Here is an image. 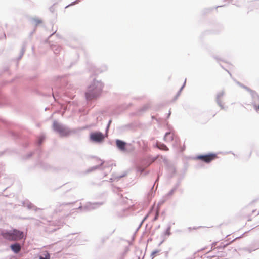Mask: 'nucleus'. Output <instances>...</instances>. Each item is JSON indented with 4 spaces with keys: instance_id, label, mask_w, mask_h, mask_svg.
<instances>
[{
    "instance_id": "obj_1",
    "label": "nucleus",
    "mask_w": 259,
    "mask_h": 259,
    "mask_svg": "<svg viewBox=\"0 0 259 259\" xmlns=\"http://www.w3.org/2000/svg\"><path fill=\"white\" fill-rule=\"evenodd\" d=\"M104 84L101 80L94 79L88 87L85 97L88 102L97 100L101 95Z\"/></svg>"
},
{
    "instance_id": "obj_2",
    "label": "nucleus",
    "mask_w": 259,
    "mask_h": 259,
    "mask_svg": "<svg viewBox=\"0 0 259 259\" xmlns=\"http://www.w3.org/2000/svg\"><path fill=\"white\" fill-rule=\"evenodd\" d=\"M1 235L6 240L15 241L23 238L24 232L16 229L10 230H4L1 233Z\"/></svg>"
},
{
    "instance_id": "obj_3",
    "label": "nucleus",
    "mask_w": 259,
    "mask_h": 259,
    "mask_svg": "<svg viewBox=\"0 0 259 259\" xmlns=\"http://www.w3.org/2000/svg\"><path fill=\"white\" fill-rule=\"evenodd\" d=\"M52 127L54 132L58 133L61 137L67 136L70 133V129L67 126L57 121L53 122Z\"/></svg>"
},
{
    "instance_id": "obj_4",
    "label": "nucleus",
    "mask_w": 259,
    "mask_h": 259,
    "mask_svg": "<svg viewBox=\"0 0 259 259\" xmlns=\"http://www.w3.org/2000/svg\"><path fill=\"white\" fill-rule=\"evenodd\" d=\"M115 143L118 149L121 152H131L134 149L133 147H131L128 149V146H131V144H128L125 141L121 140L116 139L115 140Z\"/></svg>"
},
{
    "instance_id": "obj_5",
    "label": "nucleus",
    "mask_w": 259,
    "mask_h": 259,
    "mask_svg": "<svg viewBox=\"0 0 259 259\" xmlns=\"http://www.w3.org/2000/svg\"><path fill=\"white\" fill-rule=\"evenodd\" d=\"M104 135L101 132H94L90 134V139L91 141L95 143H101L104 139Z\"/></svg>"
},
{
    "instance_id": "obj_6",
    "label": "nucleus",
    "mask_w": 259,
    "mask_h": 259,
    "mask_svg": "<svg viewBox=\"0 0 259 259\" xmlns=\"http://www.w3.org/2000/svg\"><path fill=\"white\" fill-rule=\"evenodd\" d=\"M217 157V154L215 153H209L204 155H198L196 157L197 159L201 160V161L209 163Z\"/></svg>"
},
{
    "instance_id": "obj_7",
    "label": "nucleus",
    "mask_w": 259,
    "mask_h": 259,
    "mask_svg": "<svg viewBox=\"0 0 259 259\" xmlns=\"http://www.w3.org/2000/svg\"><path fill=\"white\" fill-rule=\"evenodd\" d=\"M252 98V104L255 110L258 113L259 112V96L257 93L254 91H251L250 93Z\"/></svg>"
},
{
    "instance_id": "obj_8",
    "label": "nucleus",
    "mask_w": 259,
    "mask_h": 259,
    "mask_svg": "<svg viewBox=\"0 0 259 259\" xmlns=\"http://www.w3.org/2000/svg\"><path fill=\"white\" fill-rule=\"evenodd\" d=\"M103 202H96L93 203L88 202L83 206V211H88L96 209L99 206L103 205Z\"/></svg>"
},
{
    "instance_id": "obj_9",
    "label": "nucleus",
    "mask_w": 259,
    "mask_h": 259,
    "mask_svg": "<svg viewBox=\"0 0 259 259\" xmlns=\"http://www.w3.org/2000/svg\"><path fill=\"white\" fill-rule=\"evenodd\" d=\"M225 94V92L224 91H222L220 92H219L216 97V102L219 106L220 107L221 109H224V107L223 104L222 103V102L220 100V98L223 97Z\"/></svg>"
},
{
    "instance_id": "obj_10",
    "label": "nucleus",
    "mask_w": 259,
    "mask_h": 259,
    "mask_svg": "<svg viewBox=\"0 0 259 259\" xmlns=\"http://www.w3.org/2000/svg\"><path fill=\"white\" fill-rule=\"evenodd\" d=\"M10 248L15 253H18L20 251L21 245L20 243L15 242L10 245Z\"/></svg>"
},
{
    "instance_id": "obj_11",
    "label": "nucleus",
    "mask_w": 259,
    "mask_h": 259,
    "mask_svg": "<svg viewBox=\"0 0 259 259\" xmlns=\"http://www.w3.org/2000/svg\"><path fill=\"white\" fill-rule=\"evenodd\" d=\"M174 135L170 132H166L163 138V140L166 142H170L174 140Z\"/></svg>"
},
{
    "instance_id": "obj_12",
    "label": "nucleus",
    "mask_w": 259,
    "mask_h": 259,
    "mask_svg": "<svg viewBox=\"0 0 259 259\" xmlns=\"http://www.w3.org/2000/svg\"><path fill=\"white\" fill-rule=\"evenodd\" d=\"M156 146L159 148V149H161V150H164V151H168V147L166 146V145H165L163 143H162L161 142H157L156 144Z\"/></svg>"
},
{
    "instance_id": "obj_13",
    "label": "nucleus",
    "mask_w": 259,
    "mask_h": 259,
    "mask_svg": "<svg viewBox=\"0 0 259 259\" xmlns=\"http://www.w3.org/2000/svg\"><path fill=\"white\" fill-rule=\"evenodd\" d=\"M39 259H50V254L48 251H45L38 255Z\"/></svg>"
},
{
    "instance_id": "obj_14",
    "label": "nucleus",
    "mask_w": 259,
    "mask_h": 259,
    "mask_svg": "<svg viewBox=\"0 0 259 259\" xmlns=\"http://www.w3.org/2000/svg\"><path fill=\"white\" fill-rule=\"evenodd\" d=\"M26 207L28 209H33L35 211H36L40 209V208H37L34 205H33L32 203H31L30 202H28V203H26Z\"/></svg>"
},
{
    "instance_id": "obj_15",
    "label": "nucleus",
    "mask_w": 259,
    "mask_h": 259,
    "mask_svg": "<svg viewBox=\"0 0 259 259\" xmlns=\"http://www.w3.org/2000/svg\"><path fill=\"white\" fill-rule=\"evenodd\" d=\"M176 190H177L176 189V188H174L173 187L169 191V192L165 195V198L166 199H169L171 196H172L174 195V194L175 193V192H176Z\"/></svg>"
},
{
    "instance_id": "obj_16",
    "label": "nucleus",
    "mask_w": 259,
    "mask_h": 259,
    "mask_svg": "<svg viewBox=\"0 0 259 259\" xmlns=\"http://www.w3.org/2000/svg\"><path fill=\"white\" fill-rule=\"evenodd\" d=\"M237 84H238L240 87H242V88L244 89L246 91H248L250 93H251V91H253V90H251L248 87L243 85V84L241 83L240 82L237 81Z\"/></svg>"
},
{
    "instance_id": "obj_17",
    "label": "nucleus",
    "mask_w": 259,
    "mask_h": 259,
    "mask_svg": "<svg viewBox=\"0 0 259 259\" xmlns=\"http://www.w3.org/2000/svg\"><path fill=\"white\" fill-rule=\"evenodd\" d=\"M25 47H26V45L25 44H23V46H22V49H21V52H20V54L18 57V59H20L22 56L23 55L25 51Z\"/></svg>"
},
{
    "instance_id": "obj_18",
    "label": "nucleus",
    "mask_w": 259,
    "mask_h": 259,
    "mask_svg": "<svg viewBox=\"0 0 259 259\" xmlns=\"http://www.w3.org/2000/svg\"><path fill=\"white\" fill-rule=\"evenodd\" d=\"M25 47H26V45L25 44H23V46H22V49H21V52H20V54L18 57V59H20L22 56L23 55L25 51Z\"/></svg>"
},
{
    "instance_id": "obj_19",
    "label": "nucleus",
    "mask_w": 259,
    "mask_h": 259,
    "mask_svg": "<svg viewBox=\"0 0 259 259\" xmlns=\"http://www.w3.org/2000/svg\"><path fill=\"white\" fill-rule=\"evenodd\" d=\"M45 139V136L44 135H41L38 139L37 144L38 145H40L42 144V143L43 142Z\"/></svg>"
},
{
    "instance_id": "obj_20",
    "label": "nucleus",
    "mask_w": 259,
    "mask_h": 259,
    "mask_svg": "<svg viewBox=\"0 0 259 259\" xmlns=\"http://www.w3.org/2000/svg\"><path fill=\"white\" fill-rule=\"evenodd\" d=\"M52 49L55 54H58L60 51L61 48L60 46H54L52 47Z\"/></svg>"
},
{
    "instance_id": "obj_21",
    "label": "nucleus",
    "mask_w": 259,
    "mask_h": 259,
    "mask_svg": "<svg viewBox=\"0 0 259 259\" xmlns=\"http://www.w3.org/2000/svg\"><path fill=\"white\" fill-rule=\"evenodd\" d=\"M104 163V162L102 161L100 164L92 167V168H91V169L89 171H92L94 170L100 168V167Z\"/></svg>"
},
{
    "instance_id": "obj_22",
    "label": "nucleus",
    "mask_w": 259,
    "mask_h": 259,
    "mask_svg": "<svg viewBox=\"0 0 259 259\" xmlns=\"http://www.w3.org/2000/svg\"><path fill=\"white\" fill-rule=\"evenodd\" d=\"M159 178V176H158V178H157V179L156 180V181H155V183H154V185H153V187L151 188V191L149 192V193H148V197H152V195H153V191H152V190H153V189L154 186V185L155 184V183L158 181Z\"/></svg>"
},
{
    "instance_id": "obj_23",
    "label": "nucleus",
    "mask_w": 259,
    "mask_h": 259,
    "mask_svg": "<svg viewBox=\"0 0 259 259\" xmlns=\"http://www.w3.org/2000/svg\"><path fill=\"white\" fill-rule=\"evenodd\" d=\"M138 171L139 172H141V174L144 173V175H146L148 173V171H145L144 168L140 167V166L138 167Z\"/></svg>"
},
{
    "instance_id": "obj_24",
    "label": "nucleus",
    "mask_w": 259,
    "mask_h": 259,
    "mask_svg": "<svg viewBox=\"0 0 259 259\" xmlns=\"http://www.w3.org/2000/svg\"><path fill=\"white\" fill-rule=\"evenodd\" d=\"M32 21L34 23H35V25H36V26H37V25H38V24H39L41 23V22H42L41 20H39V19H37V18H32Z\"/></svg>"
},
{
    "instance_id": "obj_25",
    "label": "nucleus",
    "mask_w": 259,
    "mask_h": 259,
    "mask_svg": "<svg viewBox=\"0 0 259 259\" xmlns=\"http://www.w3.org/2000/svg\"><path fill=\"white\" fill-rule=\"evenodd\" d=\"M170 229H171V226L170 225H169L168 226V227L167 228V229L165 230V232L164 233L165 235H167L168 236L170 235Z\"/></svg>"
},
{
    "instance_id": "obj_26",
    "label": "nucleus",
    "mask_w": 259,
    "mask_h": 259,
    "mask_svg": "<svg viewBox=\"0 0 259 259\" xmlns=\"http://www.w3.org/2000/svg\"><path fill=\"white\" fill-rule=\"evenodd\" d=\"M168 199H166L165 198V196L163 197V199L162 200H161L158 203V205H162V204H163L166 200H168Z\"/></svg>"
},
{
    "instance_id": "obj_27",
    "label": "nucleus",
    "mask_w": 259,
    "mask_h": 259,
    "mask_svg": "<svg viewBox=\"0 0 259 259\" xmlns=\"http://www.w3.org/2000/svg\"><path fill=\"white\" fill-rule=\"evenodd\" d=\"M80 0H76L73 2H72L70 4L68 5V6H66V8L69 7L70 6H72L73 5H75L76 4H77L79 2H80Z\"/></svg>"
},
{
    "instance_id": "obj_28",
    "label": "nucleus",
    "mask_w": 259,
    "mask_h": 259,
    "mask_svg": "<svg viewBox=\"0 0 259 259\" xmlns=\"http://www.w3.org/2000/svg\"><path fill=\"white\" fill-rule=\"evenodd\" d=\"M201 227H202L201 226L194 227L193 228H192V227H188V230H189V232H191V230H192V229H193V230H196V229H198V228H201Z\"/></svg>"
},
{
    "instance_id": "obj_29",
    "label": "nucleus",
    "mask_w": 259,
    "mask_h": 259,
    "mask_svg": "<svg viewBox=\"0 0 259 259\" xmlns=\"http://www.w3.org/2000/svg\"><path fill=\"white\" fill-rule=\"evenodd\" d=\"M126 175V173H125V174H124L123 175H121L117 176L116 177H115V179L119 180V179L124 177V176H125Z\"/></svg>"
},
{
    "instance_id": "obj_30",
    "label": "nucleus",
    "mask_w": 259,
    "mask_h": 259,
    "mask_svg": "<svg viewBox=\"0 0 259 259\" xmlns=\"http://www.w3.org/2000/svg\"><path fill=\"white\" fill-rule=\"evenodd\" d=\"M159 252V250H154L153 251L152 253H151V256H152V258L154 257V255L157 254V253H158Z\"/></svg>"
},
{
    "instance_id": "obj_31",
    "label": "nucleus",
    "mask_w": 259,
    "mask_h": 259,
    "mask_svg": "<svg viewBox=\"0 0 259 259\" xmlns=\"http://www.w3.org/2000/svg\"><path fill=\"white\" fill-rule=\"evenodd\" d=\"M180 181H179L174 186V188H176V189L177 190L178 187H179L180 185Z\"/></svg>"
},
{
    "instance_id": "obj_32",
    "label": "nucleus",
    "mask_w": 259,
    "mask_h": 259,
    "mask_svg": "<svg viewBox=\"0 0 259 259\" xmlns=\"http://www.w3.org/2000/svg\"><path fill=\"white\" fill-rule=\"evenodd\" d=\"M107 69V67L106 65H104L103 67H102V69L99 71V72H103V71H106V70Z\"/></svg>"
},
{
    "instance_id": "obj_33",
    "label": "nucleus",
    "mask_w": 259,
    "mask_h": 259,
    "mask_svg": "<svg viewBox=\"0 0 259 259\" xmlns=\"http://www.w3.org/2000/svg\"><path fill=\"white\" fill-rule=\"evenodd\" d=\"M186 79H185V81H184V83H183V85L182 86V87L180 88V89L179 90V93H181V91H182V90L183 89L184 87H185V84H186Z\"/></svg>"
},
{
    "instance_id": "obj_34",
    "label": "nucleus",
    "mask_w": 259,
    "mask_h": 259,
    "mask_svg": "<svg viewBox=\"0 0 259 259\" xmlns=\"http://www.w3.org/2000/svg\"><path fill=\"white\" fill-rule=\"evenodd\" d=\"M181 93H179V91H178L177 94L176 95V96H175V100H176L177 99V98L179 96L180 94Z\"/></svg>"
},
{
    "instance_id": "obj_35",
    "label": "nucleus",
    "mask_w": 259,
    "mask_h": 259,
    "mask_svg": "<svg viewBox=\"0 0 259 259\" xmlns=\"http://www.w3.org/2000/svg\"><path fill=\"white\" fill-rule=\"evenodd\" d=\"M71 204H72V203H63L61 205H70Z\"/></svg>"
},
{
    "instance_id": "obj_36",
    "label": "nucleus",
    "mask_w": 259,
    "mask_h": 259,
    "mask_svg": "<svg viewBox=\"0 0 259 259\" xmlns=\"http://www.w3.org/2000/svg\"><path fill=\"white\" fill-rule=\"evenodd\" d=\"M148 106L146 105L143 107V110L145 111V110H147L148 109Z\"/></svg>"
},
{
    "instance_id": "obj_37",
    "label": "nucleus",
    "mask_w": 259,
    "mask_h": 259,
    "mask_svg": "<svg viewBox=\"0 0 259 259\" xmlns=\"http://www.w3.org/2000/svg\"><path fill=\"white\" fill-rule=\"evenodd\" d=\"M109 126H110V125H107V127H106V133H108V130H109Z\"/></svg>"
},
{
    "instance_id": "obj_38",
    "label": "nucleus",
    "mask_w": 259,
    "mask_h": 259,
    "mask_svg": "<svg viewBox=\"0 0 259 259\" xmlns=\"http://www.w3.org/2000/svg\"><path fill=\"white\" fill-rule=\"evenodd\" d=\"M33 155V153H30L29 154H28L27 155V158H29V157H30L31 156H32Z\"/></svg>"
},
{
    "instance_id": "obj_39",
    "label": "nucleus",
    "mask_w": 259,
    "mask_h": 259,
    "mask_svg": "<svg viewBox=\"0 0 259 259\" xmlns=\"http://www.w3.org/2000/svg\"><path fill=\"white\" fill-rule=\"evenodd\" d=\"M148 217L147 215L145 216L144 217V218L143 219V220L141 221V224H143V223L144 222V221L147 219V218Z\"/></svg>"
},
{
    "instance_id": "obj_40",
    "label": "nucleus",
    "mask_w": 259,
    "mask_h": 259,
    "mask_svg": "<svg viewBox=\"0 0 259 259\" xmlns=\"http://www.w3.org/2000/svg\"><path fill=\"white\" fill-rule=\"evenodd\" d=\"M78 209H81L82 211H83V207L80 206L78 208Z\"/></svg>"
},
{
    "instance_id": "obj_41",
    "label": "nucleus",
    "mask_w": 259,
    "mask_h": 259,
    "mask_svg": "<svg viewBox=\"0 0 259 259\" xmlns=\"http://www.w3.org/2000/svg\"><path fill=\"white\" fill-rule=\"evenodd\" d=\"M157 218H158V215H155V217L153 219V220L154 221L156 220L157 219Z\"/></svg>"
},
{
    "instance_id": "obj_42",
    "label": "nucleus",
    "mask_w": 259,
    "mask_h": 259,
    "mask_svg": "<svg viewBox=\"0 0 259 259\" xmlns=\"http://www.w3.org/2000/svg\"><path fill=\"white\" fill-rule=\"evenodd\" d=\"M111 122H112V120H110L108 121V124H107V125H110V124L111 123Z\"/></svg>"
},
{
    "instance_id": "obj_43",
    "label": "nucleus",
    "mask_w": 259,
    "mask_h": 259,
    "mask_svg": "<svg viewBox=\"0 0 259 259\" xmlns=\"http://www.w3.org/2000/svg\"><path fill=\"white\" fill-rule=\"evenodd\" d=\"M185 150V147H182V148L181 150V152H183Z\"/></svg>"
},
{
    "instance_id": "obj_44",
    "label": "nucleus",
    "mask_w": 259,
    "mask_h": 259,
    "mask_svg": "<svg viewBox=\"0 0 259 259\" xmlns=\"http://www.w3.org/2000/svg\"><path fill=\"white\" fill-rule=\"evenodd\" d=\"M142 225V224H141V223L140 224L139 226H138V229H139V228L141 227V225Z\"/></svg>"
},
{
    "instance_id": "obj_45",
    "label": "nucleus",
    "mask_w": 259,
    "mask_h": 259,
    "mask_svg": "<svg viewBox=\"0 0 259 259\" xmlns=\"http://www.w3.org/2000/svg\"><path fill=\"white\" fill-rule=\"evenodd\" d=\"M53 98H54L55 100H56V98H55V97L54 95V91H53Z\"/></svg>"
},
{
    "instance_id": "obj_46",
    "label": "nucleus",
    "mask_w": 259,
    "mask_h": 259,
    "mask_svg": "<svg viewBox=\"0 0 259 259\" xmlns=\"http://www.w3.org/2000/svg\"><path fill=\"white\" fill-rule=\"evenodd\" d=\"M170 115V112H169L167 117L168 118Z\"/></svg>"
},
{
    "instance_id": "obj_47",
    "label": "nucleus",
    "mask_w": 259,
    "mask_h": 259,
    "mask_svg": "<svg viewBox=\"0 0 259 259\" xmlns=\"http://www.w3.org/2000/svg\"><path fill=\"white\" fill-rule=\"evenodd\" d=\"M223 6H224L223 5H222V6H218L217 8H218V7H223Z\"/></svg>"
},
{
    "instance_id": "obj_48",
    "label": "nucleus",
    "mask_w": 259,
    "mask_h": 259,
    "mask_svg": "<svg viewBox=\"0 0 259 259\" xmlns=\"http://www.w3.org/2000/svg\"><path fill=\"white\" fill-rule=\"evenodd\" d=\"M55 33V32H54L53 33L51 34V36L53 35V34H54V33Z\"/></svg>"
},
{
    "instance_id": "obj_49",
    "label": "nucleus",
    "mask_w": 259,
    "mask_h": 259,
    "mask_svg": "<svg viewBox=\"0 0 259 259\" xmlns=\"http://www.w3.org/2000/svg\"><path fill=\"white\" fill-rule=\"evenodd\" d=\"M215 244V243H213L212 245H214Z\"/></svg>"
},
{
    "instance_id": "obj_50",
    "label": "nucleus",
    "mask_w": 259,
    "mask_h": 259,
    "mask_svg": "<svg viewBox=\"0 0 259 259\" xmlns=\"http://www.w3.org/2000/svg\"><path fill=\"white\" fill-rule=\"evenodd\" d=\"M152 118L153 119H154V118H155L154 116H152Z\"/></svg>"
}]
</instances>
